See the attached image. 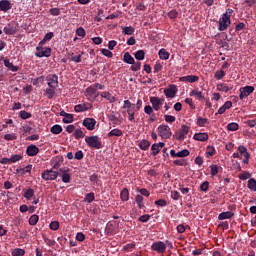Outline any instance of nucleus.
<instances>
[{"label":"nucleus","instance_id":"obj_28","mask_svg":"<svg viewBox=\"0 0 256 256\" xmlns=\"http://www.w3.org/2000/svg\"><path fill=\"white\" fill-rule=\"evenodd\" d=\"M247 187L250 191L256 192V179L250 178L247 182Z\"/></svg>","mask_w":256,"mask_h":256},{"label":"nucleus","instance_id":"obj_18","mask_svg":"<svg viewBox=\"0 0 256 256\" xmlns=\"http://www.w3.org/2000/svg\"><path fill=\"white\" fill-rule=\"evenodd\" d=\"M193 139L195 141H209V134L207 132H199V133H195L193 136Z\"/></svg>","mask_w":256,"mask_h":256},{"label":"nucleus","instance_id":"obj_54","mask_svg":"<svg viewBox=\"0 0 256 256\" xmlns=\"http://www.w3.org/2000/svg\"><path fill=\"white\" fill-rule=\"evenodd\" d=\"M50 15H52L53 17H58V15H61V9L59 8H51L49 10Z\"/></svg>","mask_w":256,"mask_h":256},{"label":"nucleus","instance_id":"obj_32","mask_svg":"<svg viewBox=\"0 0 256 256\" xmlns=\"http://www.w3.org/2000/svg\"><path fill=\"white\" fill-rule=\"evenodd\" d=\"M138 111L137 109L134 108H130L126 110V113H128V119L129 121L133 122L135 121V112Z\"/></svg>","mask_w":256,"mask_h":256},{"label":"nucleus","instance_id":"obj_64","mask_svg":"<svg viewBox=\"0 0 256 256\" xmlns=\"http://www.w3.org/2000/svg\"><path fill=\"white\" fill-rule=\"evenodd\" d=\"M63 183H71V174L60 175Z\"/></svg>","mask_w":256,"mask_h":256},{"label":"nucleus","instance_id":"obj_34","mask_svg":"<svg viewBox=\"0 0 256 256\" xmlns=\"http://www.w3.org/2000/svg\"><path fill=\"white\" fill-rule=\"evenodd\" d=\"M197 125H198V127H205L206 125H209V119L203 118V117H198Z\"/></svg>","mask_w":256,"mask_h":256},{"label":"nucleus","instance_id":"obj_43","mask_svg":"<svg viewBox=\"0 0 256 256\" xmlns=\"http://www.w3.org/2000/svg\"><path fill=\"white\" fill-rule=\"evenodd\" d=\"M151 151H152V156L153 157H157V155H159V145H157V143H154L152 146H151Z\"/></svg>","mask_w":256,"mask_h":256},{"label":"nucleus","instance_id":"obj_24","mask_svg":"<svg viewBox=\"0 0 256 256\" xmlns=\"http://www.w3.org/2000/svg\"><path fill=\"white\" fill-rule=\"evenodd\" d=\"M159 58L162 59V61H167L169 59V52L165 48H161L158 52Z\"/></svg>","mask_w":256,"mask_h":256},{"label":"nucleus","instance_id":"obj_23","mask_svg":"<svg viewBox=\"0 0 256 256\" xmlns=\"http://www.w3.org/2000/svg\"><path fill=\"white\" fill-rule=\"evenodd\" d=\"M4 65L5 67H7V69H9L10 71H13V73H16V71H19V66L13 65V63H11L9 59L4 60Z\"/></svg>","mask_w":256,"mask_h":256},{"label":"nucleus","instance_id":"obj_52","mask_svg":"<svg viewBox=\"0 0 256 256\" xmlns=\"http://www.w3.org/2000/svg\"><path fill=\"white\" fill-rule=\"evenodd\" d=\"M73 121H75V119L73 118V114H68L62 119V122L66 124L73 123Z\"/></svg>","mask_w":256,"mask_h":256},{"label":"nucleus","instance_id":"obj_50","mask_svg":"<svg viewBox=\"0 0 256 256\" xmlns=\"http://www.w3.org/2000/svg\"><path fill=\"white\" fill-rule=\"evenodd\" d=\"M239 179H241V181H247V179H251V173L245 171L239 175Z\"/></svg>","mask_w":256,"mask_h":256},{"label":"nucleus","instance_id":"obj_10","mask_svg":"<svg viewBox=\"0 0 256 256\" xmlns=\"http://www.w3.org/2000/svg\"><path fill=\"white\" fill-rule=\"evenodd\" d=\"M151 249L152 251H156L157 253H165L167 246L165 245L164 242L158 241V242H154L151 245Z\"/></svg>","mask_w":256,"mask_h":256},{"label":"nucleus","instance_id":"obj_7","mask_svg":"<svg viewBox=\"0 0 256 256\" xmlns=\"http://www.w3.org/2000/svg\"><path fill=\"white\" fill-rule=\"evenodd\" d=\"M41 177L44 179V181H55V179L59 177V172L53 170H45Z\"/></svg>","mask_w":256,"mask_h":256},{"label":"nucleus","instance_id":"obj_22","mask_svg":"<svg viewBox=\"0 0 256 256\" xmlns=\"http://www.w3.org/2000/svg\"><path fill=\"white\" fill-rule=\"evenodd\" d=\"M124 63H127L128 65H135V58L131 56L129 52H126L123 56Z\"/></svg>","mask_w":256,"mask_h":256},{"label":"nucleus","instance_id":"obj_56","mask_svg":"<svg viewBox=\"0 0 256 256\" xmlns=\"http://www.w3.org/2000/svg\"><path fill=\"white\" fill-rule=\"evenodd\" d=\"M190 152L187 149H183L179 152H177V157L183 158V157H189Z\"/></svg>","mask_w":256,"mask_h":256},{"label":"nucleus","instance_id":"obj_41","mask_svg":"<svg viewBox=\"0 0 256 256\" xmlns=\"http://www.w3.org/2000/svg\"><path fill=\"white\" fill-rule=\"evenodd\" d=\"M226 73L224 70H217L214 74V79H217L218 81H221L223 77H225Z\"/></svg>","mask_w":256,"mask_h":256},{"label":"nucleus","instance_id":"obj_5","mask_svg":"<svg viewBox=\"0 0 256 256\" xmlns=\"http://www.w3.org/2000/svg\"><path fill=\"white\" fill-rule=\"evenodd\" d=\"M253 91H255V87H253V86L241 87L239 89V92H240L239 99H240V101H243V99H247V97H249V95H251V93H253Z\"/></svg>","mask_w":256,"mask_h":256},{"label":"nucleus","instance_id":"obj_45","mask_svg":"<svg viewBox=\"0 0 256 256\" xmlns=\"http://www.w3.org/2000/svg\"><path fill=\"white\" fill-rule=\"evenodd\" d=\"M210 170H211L212 177H215L219 173V166L212 164V165H210Z\"/></svg>","mask_w":256,"mask_h":256},{"label":"nucleus","instance_id":"obj_9","mask_svg":"<svg viewBox=\"0 0 256 256\" xmlns=\"http://www.w3.org/2000/svg\"><path fill=\"white\" fill-rule=\"evenodd\" d=\"M48 87H59V76L57 74H50L46 77Z\"/></svg>","mask_w":256,"mask_h":256},{"label":"nucleus","instance_id":"obj_33","mask_svg":"<svg viewBox=\"0 0 256 256\" xmlns=\"http://www.w3.org/2000/svg\"><path fill=\"white\" fill-rule=\"evenodd\" d=\"M135 202L137 203V205H138V207L140 208V209H145V202H143V196H141V195H137L136 197H135Z\"/></svg>","mask_w":256,"mask_h":256},{"label":"nucleus","instance_id":"obj_17","mask_svg":"<svg viewBox=\"0 0 256 256\" xmlns=\"http://www.w3.org/2000/svg\"><path fill=\"white\" fill-rule=\"evenodd\" d=\"M91 107H93V105L89 104V103H85V104H78L74 107V111L76 113H83V111H89V109H91Z\"/></svg>","mask_w":256,"mask_h":256},{"label":"nucleus","instance_id":"obj_30","mask_svg":"<svg viewBox=\"0 0 256 256\" xmlns=\"http://www.w3.org/2000/svg\"><path fill=\"white\" fill-rule=\"evenodd\" d=\"M50 132L53 133V135H59L63 132V127H61L59 124H56L51 127Z\"/></svg>","mask_w":256,"mask_h":256},{"label":"nucleus","instance_id":"obj_58","mask_svg":"<svg viewBox=\"0 0 256 256\" xmlns=\"http://www.w3.org/2000/svg\"><path fill=\"white\" fill-rule=\"evenodd\" d=\"M135 104L131 103L129 100H125L122 109H133Z\"/></svg>","mask_w":256,"mask_h":256},{"label":"nucleus","instance_id":"obj_4","mask_svg":"<svg viewBox=\"0 0 256 256\" xmlns=\"http://www.w3.org/2000/svg\"><path fill=\"white\" fill-rule=\"evenodd\" d=\"M218 25V31H227L231 26V18L222 15L219 18Z\"/></svg>","mask_w":256,"mask_h":256},{"label":"nucleus","instance_id":"obj_13","mask_svg":"<svg viewBox=\"0 0 256 256\" xmlns=\"http://www.w3.org/2000/svg\"><path fill=\"white\" fill-rule=\"evenodd\" d=\"M164 95H166L168 99H173V97L177 95V86L170 85L169 88L164 89Z\"/></svg>","mask_w":256,"mask_h":256},{"label":"nucleus","instance_id":"obj_61","mask_svg":"<svg viewBox=\"0 0 256 256\" xmlns=\"http://www.w3.org/2000/svg\"><path fill=\"white\" fill-rule=\"evenodd\" d=\"M86 93H88V95H95V93H97V89L94 85H91L86 89Z\"/></svg>","mask_w":256,"mask_h":256},{"label":"nucleus","instance_id":"obj_25","mask_svg":"<svg viewBox=\"0 0 256 256\" xmlns=\"http://www.w3.org/2000/svg\"><path fill=\"white\" fill-rule=\"evenodd\" d=\"M107 137H123V130L115 128L108 133Z\"/></svg>","mask_w":256,"mask_h":256},{"label":"nucleus","instance_id":"obj_35","mask_svg":"<svg viewBox=\"0 0 256 256\" xmlns=\"http://www.w3.org/2000/svg\"><path fill=\"white\" fill-rule=\"evenodd\" d=\"M35 195V190L32 188L27 189L24 192V198L27 199V201H31V198Z\"/></svg>","mask_w":256,"mask_h":256},{"label":"nucleus","instance_id":"obj_38","mask_svg":"<svg viewBox=\"0 0 256 256\" xmlns=\"http://www.w3.org/2000/svg\"><path fill=\"white\" fill-rule=\"evenodd\" d=\"M101 97L106 99L107 101H110V103H115V97L111 95L109 92H103L101 94Z\"/></svg>","mask_w":256,"mask_h":256},{"label":"nucleus","instance_id":"obj_53","mask_svg":"<svg viewBox=\"0 0 256 256\" xmlns=\"http://www.w3.org/2000/svg\"><path fill=\"white\" fill-rule=\"evenodd\" d=\"M216 151H215V147L214 146H207V151H206V155L208 157H213V155H215Z\"/></svg>","mask_w":256,"mask_h":256},{"label":"nucleus","instance_id":"obj_57","mask_svg":"<svg viewBox=\"0 0 256 256\" xmlns=\"http://www.w3.org/2000/svg\"><path fill=\"white\" fill-rule=\"evenodd\" d=\"M102 55H104V57H108V59H112L113 57V52H111V50L108 49H102L101 50Z\"/></svg>","mask_w":256,"mask_h":256},{"label":"nucleus","instance_id":"obj_12","mask_svg":"<svg viewBox=\"0 0 256 256\" xmlns=\"http://www.w3.org/2000/svg\"><path fill=\"white\" fill-rule=\"evenodd\" d=\"M82 125L86 127L88 131H93L95 129V125H97V120H95V118H85Z\"/></svg>","mask_w":256,"mask_h":256},{"label":"nucleus","instance_id":"obj_63","mask_svg":"<svg viewBox=\"0 0 256 256\" xmlns=\"http://www.w3.org/2000/svg\"><path fill=\"white\" fill-rule=\"evenodd\" d=\"M153 106H151V105H146L145 107H144V113H146V115H152V114H154L153 113Z\"/></svg>","mask_w":256,"mask_h":256},{"label":"nucleus","instance_id":"obj_44","mask_svg":"<svg viewBox=\"0 0 256 256\" xmlns=\"http://www.w3.org/2000/svg\"><path fill=\"white\" fill-rule=\"evenodd\" d=\"M25 255V250L21 248H15L12 250V256H23Z\"/></svg>","mask_w":256,"mask_h":256},{"label":"nucleus","instance_id":"obj_39","mask_svg":"<svg viewBox=\"0 0 256 256\" xmlns=\"http://www.w3.org/2000/svg\"><path fill=\"white\" fill-rule=\"evenodd\" d=\"M84 201L86 203H93V201H95V193L90 192V193L86 194Z\"/></svg>","mask_w":256,"mask_h":256},{"label":"nucleus","instance_id":"obj_16","mask_svg":"<svg viewBox=\"0 0 256 256\" xmlns=\"http://www.w3.org/2000/svg\"><path fill=\"white\" fill-rule=\"evenodd\" d=\"M38 153L39 147L34 144H31L26 148V155H28V157H35V155H37Z\"/></svg>","mask_w":256,"mask_h":256},{"label":"nucleus","instance_id":"obj_19","mask_svg":"<svg viewBox=\"0 0 256 256\" xmlns=\"http://www.w3.org/2000/svg\"><path fill=\"white\" fill-rule=\"evenodd\" d=\"M56 89V86H49V88H46L44 91V97H47V99H53V97L56 95Z\"/></svg>","mask_w":256,"mask_h":256},{"label":"nucleus","instance_id":"obj_47","mask_svg":"<svg viewBox=\"0 0 256 256\" xmlns=\"http://www.w3.org/2000/svg\"><path fill=\"white\" fill-rule=\"evenodd\" d=\"M200 191H203V193H207V191H209V181H204L201 183Z\"/></svg>","mask_w":256,"mask_h":256},{"label":"nucleus","instance_id":"obj_62","mask_svg":"<svg viewBox=\"0 0 256 256\" xmlns=\"http://www.w3.org/2000/svg\"><path fill=\"white\" fill-rule=\"evenodd\" d=\"M76 35L78 37H85V35H86L85 29L83 27L77 28L76 29Z\"/></svg>","mask_w":256,"mask_h":256},{"label":"nucleus","instance_id":"obj_55","mask_svg":"<svg viewBox=\"0 0 256 256\" xmlns=\"http://www.w3.org/2000/svg\"><path fill=\"white\" fill-rule=\"evenodd\" d=\"M157 207H167V200L159 199L154 202Z\"/></svg>","mask_w":256,"mask_h":256},{"label":"nucleus","instance_id":"obj_20","mask_svg":"<svg viewBox=\"0 0 256 256\" xmlns=\"http://www.w3.org/2000/svg\"><path fill=\"white\" fill-rule=\"evenodd\" d=\"M180 81L188 82V83H197V81H199V76L188 75V76L180 77Z\"/></svg>","mask_w":256,"mask_h":256},{"label":"nucleus","instance_id":"obj_6","mask_svg":"<svg viewBox=\"0 0 256 256\" xmlns=\"http://www.w3.org/2000/svg\"><path fill=\"white\" fill-rule=\"evenodd\" d=\"M36 57L38 58H43V57H51V47H41V46H37L36 47Z\"/></svg>","mask_w":256,"mask_h":256},{"label":"nucleus","instance_id":"obj_29","mask_svg":"<svg viewBox=\"0 0 256 256\" xmlns=\"http://www.w3.org/2000/svg\"><path fill=\"white\" fill-rule=\"evenodd\" d=\"M121 29H122L123 35H133L135 33V29L133 28V26H128V27L122 26Z\"/></svg>","mask_w":256,"mask_h":256},{"label":"nucleus","instance_id":"obj_2","mask_svg":"<svg viewBox=\"0 0 256 256\" xmlns=\"http://www.w3.org/2000/svg\"><path fill=\"white\" fill-rule=\"evenodd\" d=\"M157 131L158 135L162 137V139H171V135H173L169 125L161 124L158 126Z\"/></svg>","mask_w":256,"mask_h":256},{"label":"nucleus","instance_id":"obj_21","mask_svg":"<svg viewBox=\"0 0 256 256\" xmlns=\"http://www.w3.org/2000/svg\"><path fill=\"white\" fill-rule=\"evenodd\" d=\"M235 217V213L231 211L222 212L218 215L219 221H225V219H233Z\"/></svg>","mask_w":256,"mask_h":256},{"label":"nucleus","instance_id":"obj_36","mask_svg":"<svg viewBox=\"0 0 256 256\" xmlns=\"http://www.w3.org/2000/svg\"><path fill=\"white\" fill-rule=\"evenodd\" d=\"M120 199L121 201H124V202L129 199V189L127 188L122 189L120 193Z\"/></svg>","mask_w":256,"mask_h":256},{"label":"nucleus","instance_id":"obj_46","mask_svg":"<svg viewBox=\"0 0 256 256\" xmlns=\"http://www.w3.org/2000/svg\"><path fill=\"white\" fill-rule=\"evenodd\" d=\"M227 129H228V131H237V130H239V124L235 123V122L229 123L227 125Z\"/></svg>","mask_w":256,"mask_h":256},{"label":"nucleus","instance_id":"obj_48","mask_svg":"<svg viewBox=\"0 0 256 256\" xmlns=\"http://www.w3.org/2000/svg\"><path fill=\"white\" fill-rule=\"evenodd\" d=\"M23 156L21 154H15L10 157V163H17V161H21Z\"/></svg>","mask_w":256,"mask_h":256},{"label":"nucleus","instance_id":"obj_42","mask_svg":"<svg viewBox=\"0 0 256 256\" xmlns=\"http://www.w3.org/2000/svg\"><path fill=\"white\" fill-rule=\"evenodd\" d=\"M19 117L21 118V119H31V117H32V114H31V112H27V111H25V110H22V111H20V113H19Z\"/></svg>","mask_w":256,"mask_h":256},{"label":"nucleus","instance_id":"obj_60","mask_svg":"<svg viewBox=\"0 0 256 256\" xmlns=\"http://www.w3.org/2000/svg\"><path fill=\"white\" fill-rule=\"evenodd\" d=\"M168 17L169 19H177V17H179V12H177V10H171L168 12Z\"/></svg>","mask_w":256,"mask_h":256},{"label":"nucleus","instance_id":"obj_26","mask_svg":"<svg viewBox=\"0 0 256 256\" xmlns=\"http://www.w3.org/2000/svg\"><path fill=\"white\" fill-rule=\"evenodd\" d=\"M190 97H196L198 99V101H203V99H205L203 92L197 91V90H192L190 92Z\"/></svg>","mask_w":256,"mask_h":256},{"label":"nucleus","instance_id":"obj_14","mask_svg":"<svg viewBox=\"0 0 256 256\" xmlns=\"http://www.w3.org/2000/svg\"><path fill=\"white\" fill-rule=\"evenodd\" d=\"M5 35H15L17 33V26L14 23L7 24L3 29Z\"/></svg>","mask_w":256,"mask_h":256},{"label":"nucleus","instance_id":"obj_3","mask_svg":"<svg viewBox=\"0 0 256 256\" xmlns=\"http://www.w3.org/2000/svg\"><path fill=\"white\" fill-rule=\"evenodd\" d=\"M189 131H191V127L184 124L181 126L179 131L174 134V137L178 141H184L185 137H187V135H189Z\"/></svg>","mask_w":256,"mask_h":256},{"label":"nucleus","instance_id":"obj_37","mask_svg":"<svg viewBox=\"0 0 256 256\" xmlns=\"http://www.w3.org/2000/svg\"><path fill=\"white\" fill-rule=\"evenodd\" d=\"M135 59H137V61H143V59H145V51L143 50H138L135 52L134 54Z\"/></svg>","mask_w":256,"mask_h":256},{"label":"nucleus","instance_id":"obj_11","mask_svg":"<svg viewBox=\"0 0 256 256\" xmlns=\"http://www.w3.org/2000/svg\"><path fill=\"white\" fill-rule=\"evenodd\" d=\"M163 101H165V99H161L155 96L150 97V103L152 104V108H154V111H159V109H161Z\"/></svg>","mask_w":256,"mask_h":256},{"label":"nucleus","instance_id":"obj_1","mask_svg":"<svg viewBox=\"0 0 256 256\" xmlns=\"http://www.w3.org/2000/svg\"><path fill=\"white\" fill-rule=\"evenodd\" d=\"M85 142L91 149H102L103 143L99 139V136H86Z\"/></svg>","mask_w":256,"mask_h":256},{"label":"nucleus","instance_id":"obj_51","mask_svg":"<svg viewBox=\"0 0 256 256\" xmlns=\"http://www.w3.org/2000/svg\"><path fill=\"white\" fill-rule=\"evenodd\" d=\"M174 165H178V167H187V160L180 159V160H174Z\"/></svg>","mask_w":256,"mask_h":256},{"label":"nucleus","instance_id":"obj_31","mask_svg":"<svg viewBox=\"0 0 256 256\" xmlns=\"http://www.w3.org/2000/svg\"><path fill=\"white\" fill-rule=\"evenodd\" d=\"M231 89H233V87H229L227 86V84H218L217 85V90L218 91H222V93H229V91H231Z\"/></svg>","mask_w":256,"mask_h":256},{"label":"nucleus","instance_id":"obj_59","mask_svg":"<svg viewBox=\"0 0 256 256\" xmlns=\"http://www.w3.org/2000/svg\"><path fill=\"white\" fill-rule=\"evenodd\" d=\"M59 221H52L49 225V228L52 230V231H57L59 229Z\"/></svg>","mask_w":256,"mask_h":256},{"label":"nucleus","instance_id":"obj_15","mask_svg":"<svg viewBox=\"0 0 256 256\" xmlns=\"http://www.w3.org/2000/svg\"><path fill=\"white\" fill-rule=\"evenodd\" d=\"M12 8H13V4H11V1L9 0L0 1V11H3V13H7V11H10V9Z\"/></svg>","mask_w":256,"mask_h":256},{"label":"nucleus","instance_id":"obj_8","mask_svg":"<svg viewBox=\"0 0 256 256\" xmlns=\"http://www.w3.org/2000/svg\"><path fill=\"white\" fill-rule=\"evenodd\" d=\"M237 151L239 155L244 157L243 163L244 165H249V159H251V154H249V151H247V148L243 145L238 146Z\"/></svg>","mask_w":256,"mask_h":256},{"label":"nucleus","instance_id":"obj_49","mask_svg":"<svg viewBox=\"0 0 256 256\" xmlns=\"http://www.w3.org/2000/svg\"><path fill=\"white\" fill-rule=\"evenodd\" d=\"M74 137H75V139H83V137H85V134L83 133V131L81 129H76L74 131Z\"/></svg>","mask_w":256,"mask_h":256},{"label":"nucleus","instance_id":"obj_27","mask_svg":"<svg viewBox=\"0 0 256 256\" xmlns=\"http://www.w3.org/2000/svg\"><path fill=\"white\" fill-rule=\"evenodd\" d=\"M138 147H140L142 151H147V149L151 147V142H149V140H142L139 142Z\"/></svg>","mask_w":256,"mask_h":256},{"label":"nucleus","instance_id":"obj_40","mask_svg":"<svg viewBox=\"0 0 256 256\" xmlns=\"http://www.w3.org/2000/svg\"><path fill=\"white\" fill-rule=\"evenodd\" d=\"M28 223L29 225L35 226L36 223H39V216L37 214L30 216Z\"/></svg>","mask_w":256,"mask_h":256}]
</instances>
